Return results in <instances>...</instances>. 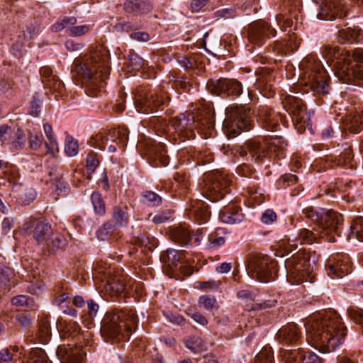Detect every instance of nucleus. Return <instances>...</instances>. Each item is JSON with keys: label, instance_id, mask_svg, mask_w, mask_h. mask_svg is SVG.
<instances>
[{"label": "nucleus", "instance_id": "nucleus-1", "mask_svg": "<svg viewBox=\"0 0 363 363\" xmlns=\"http://www.w3.org/2000/svg\"><path fill=\"white\" fill-rule=\"evenodd\" d=\"M306 217L317 223L318 229H300L296 235L291 233L281 241L286 250L292 252L298 245L311 244L318 239H325L329 242H335V235L341 236L342 230V216L334 211H325L307 206L302 208Z\"/></svg>", "mask_w": 363, "mask_h": 363}, {"label": "nucleus", "instance_id": "nucleus-2", "mask_svg": "<svg viewBox=\"0 0 363 363\" xmlns=\"http://www.w3.org/2000/svg\"><path fill=\"white\" fill-rule=\"evenodd\" d=\"M307 339L314 341L322 352H332L343 344L347 328L337 312L329 310L312 316L305 324Z\"/></svg>", "mask_w": 363, "mask_h": 363}, {"label": "nucleus", "instance_id": "nucleus-3", "mask_svg": "<svg viewBox=\"0 0 363 363\" xmlns=\"http://www.w3.org/2000/svg\"><path fill=\"white\" fill-rule=\"evenodd\" d=\"M322 55L340 82L363 87V49H354L351 55L343 48L327 45Z\"/></svg>", "mask_w": 363, "mask_h": 363}, {"label": "nucleus", "instance_id": "nucleus-4", "mask_svg": "<svg viewBox=\"0 0 363 363\" xmlns=\"http://www.w3.org/2000/svg\"><path fill=\"white\" fill-rule=\"evenodd\" d=\"M109 60V51L99 46L83 58L75 59L72 72L89 82L91 88L101 87L110 74Z\"/></svg>", "mask_w": 363, "mask_h": 363}, {"label": "nucleus", "instance_id": "nucleus-5", "mask_svg": "<svg viewBox=\"0 0 363 363\" xmlns=\"http://www.w3.org/2000/svg\"><path fill=\"white\" fill-rule=\"evenodd\" d=\"M138 326V317L133 309H115L106 313L101 333L108 340H128Z\"/></svg>", "mask_w": 363, "mask_h": 363}, {"label": "nucleus", "instance_id": "nucleus-6", "mask_svg": "<svg viewBox=\"0 0 363 363\" xmlns=\"http://www.w3.org/2000/svg\"><path fill=\"white\" fill-rule=\"evenodd\" d=\"M23 230L33 233L37 245L45 255H50L66 245L64 237L53 233L51 225L45 220L30 218L23 225Z\"/></svg>", "mask_w": 363, "mask_h": 363}, {"label": "nucleus", "instance_id": "nucleus-7", "mask_svg": "<svg viewBox=\"0 0 363 363\" xmlns=\"http://www.w3.org/2000/svg\"><path fill=\"white\" fill-rule=\"evenodd\" d=\"M304 84L314 94H328L329 77L321 62L313 55L304 57L301 63Z\"/></svg>", "mask_w": 363, "mask_h": 363}, {"label": "nucleus", "instance_id": "nucleus-8", "mask_svg": "<svg viewBox=\"0 0 363 363\" xmlns=\"http://www.w3.org/2000/svg\"><path fill=\"white\" fill-rule=\"evenodd\" d=\"M230 183L231 180L227 174L213 171L204 174L199 183V189L203 197L215 202L229 192Z\"/></svg>", "mask_w": 363, "mask_h": 363}, {"label": "nucleus", "instance_id": "nucleus-9", "mask_svg": "<svg viewBox=\"0 0 363 363\" xmlns=\"http://www.w3.org/2000/svg\"><path fill=\"white\" fill-rule=\"evenodd\" d=\"M277 262L264 254L252 255L247 264L248 274L261 282H269L275 279Z\"/></svg>", "mask_w": 363, "mask_h": 363}, {"label": "nucleus", "instance_id": "nucleus-10", "mask_svg": "<svg viewBox=\"0 0 363 363\" xmlns=\"http://www.w3.org/2000/svg\"><path fill=\"white\" fill-rule=\"evenodd\" d=\"M250 108L242 106L226 108V117L223 127L228 137H235L240 130L250 129Z\"/></svg>", "mask_w": 363, "mask_h": 363}, {"label": "nucleus", "instance_id": "nucleus-11", "mask_svg": "<svg viewBox=\"0 0 363 363\" xmlns=\"http://www.w3.org/2000/svg\"><path fill=\"white\" fill-rule=\"evenodd\" d=\"M128 140V128H118L99 133L91 138L90 143L101 150H105L107 146L109 152H115L117 147L113 143H116L120 147H125Z\"/></svg>", "mask_w": 363, "mask_h": 363}, {"label": "nucleus", "instance_id": "nucleus-12", "mask_svg": "<svg viewBox=\"0 0 363 363\" xmlns=\"http://www.w3.org/2000/svg\"><path fill=\"white\" fill-rule=\"evenodd\" d=\"M169 122L171 126L173 127L179 135L188 139L195 138L194 128L205 126L206 123L208 127L212 126L209 121H194V116L190 113H180L179 116L172 118Z\"/></svg>", "mask_w": 363, "mask_h": 363}, {"label": "nucleus", "instance_id": "nucleus-13", "mask_svg": "<svg viewBox=\"0 0 363 363\" xmlns=\"http://www.w3.org/2000/svg\"><path fill=\"white\" fill-rule=\"evenodd\" d=\"M206 86L208 91L216 96H239L243 93L242 83L235 79H210Z\"/></svg>", "mask_w": 363, "mask_h": 363}, {"label": "nucleus", "instance_id": "nucleus-14", "mask_svg": "<svg viewBox=\"0 0 363 363\" xmlns=\"http://www.w3.org/2000/svg\"><path fill=\"white\" fill-rule=\"evenodd\" d=\"M283 107L291 116L294 121L301 127H296L301 133L309 125V117L308 116L305 106L302 100L298 96L288 95L283 102Z\"/></svg>", "mask_w": 363, "mask_h": 363}, {"label": "nucleus", "instance_id": "nucleus-15", "mask_svg": "<svg viewBox=\"0 0 363 363\" xmlns=\"http://www.w3.org/2000/svg\"><path fill=\"white\" fill-rule=\"evenodd\" d=\"M169 100V96L164 97V93L157 94L149 91L138 96L135 107L138 112L146 114L154 113L157 112Z\"/></svg>", "mask_w": 363, "mask_h": 363}, {"label": "nucleus", "instance_id": "nucleus-16", "mask_svg": "<svg viewBox=\"0 0 363 363\" xmlns=\"http://www.w3.org/2000/svg\"><path fill=\"white\" fill-rule=\"evenodd\" d=\"M279 143V139H272L269 143L249 140L245 144L246 150H242L241 154L249 155L252 160L260 162L269 152H276L279 149L277 145Z\"/></svg>", "mask_w": 363, "mask_h": 363}, {"label": "nucleus", "instance_id": "nucleus-17", "mask_svg": "<svg viewBox=\"0 0 363 363\" xmlns=\"http://www.w3.org/2000/svg\"><path fill=\"white\" fill-rule=\"evenodd\" d=\"M317 3L319 6L317 17L320 20L332 21L337 17L342 18L349 12L342 0H320Z\"/></svg>", "mask_w": 363, "mask_h": 363}, {"label": "nucleus", "instance_id": "nucleus-18", "mask_svg": "<svg viewBox=\"0 0 363 363\" xmlns=\"http://www.w3.org/2000/svg\"><path fill=\"white\" fill-rule=\"evenodd\" d=\"M275 34L276 30L271 28L267 23L262 21H257L250 23L247 29L249 41L258 46L263 45L267 39L274 36Z\"/></svg>", "mask_w": 363, "mask_h": 363}, {"label": "nucleus", "instance_id": "nucleus-19", "mask_svg": "<svg viewBox=\"0 0 363 363\" xmlns=\"http://www.w3.org/2000/svg\"><path fill=\"white\" fill-rule=\"evenodd\" d=\"M107 274L108 276L104 284L106 292L111 296H118L124 292L127 285L125 274L116 272L112 274L111 269Z\"/></svg>", "mask_w": 363, "mask_h": 363}, {"label": "nucleus", "instance_id": "nucleus-20", "mask_svg": "<svg viewBox=\"0 0 363 363\" xmlns=\"http://www.w3.org/2000/svg\"><path fill=\"white\" fill-rule=\"evenodd\" d=\"M57 355L61 363H82L84 352L79 347L64 345L58 347Z\"/></svg>", "mask_w": 363, "mask_h": 363}, {"label": "nucleus", "instance_id": "nucleus-21", "mask_svg": "<svg viewBox=\"0 0 363 363\" xmlns=\"http://www.w3.org/2000/svg\"><path fill=\"white\" fill-rule=\"evenodd\" d=\"M187 215L190 219L198 223H206L210 217L208 205L203 201L196 199L191 201L186 208Z\"/></svg>", "mask_w": 363, "mask_h": 363}, {"label": "nucleus", "instance_id": "nucleus-22", "mask_svg": "<svg viewBox=\"0 0 363 363\" xmlns=\"http://www.w3.org/2000/svg\"><path fill=\"white\" fill-rule=\"evenodd\" d=\"M342 259H337L335 262H328L325 265L327 273L333 279L342 278L351 272V266L347 256H342Z\"/></svg>", "mask_w": 363, "mask_h": 363}, {"label": "nucleus", "instance_id": "nucleus-23", "mask_svg": "<svg viewBox=\"0 0 363 363\" xmlns=\"http://www.w3.org/2000/svg\"><path fill=\"white\" fill-rule=\"evenodd\" d=\"M147 154L150 158L154 162L155 166L165 167L169 163V157L167 155V150L164 145L161 143H155L150 141L148 144Z\"/></svg>", "mask_w": 363, "mask_h": 363}, {"label": "nucleus", "instance_id": "nucleus-24", "mask_svg": "<svg viewBox=\"0 0 363 363\" xmlns=\"http://www.w3.org/2000/svg\"><path fill=\"white\" fill-rule=\"evenodd\" d=\"M113 226L119 228L125 226L128 223V208L125 206H116L113 207L112 216ZM112 226L111 223L104 225L103 229H100L97 232L98 238H100V233H103L104 230L110 229Z\"/></svg>", "mask_w": 363, "mask_h": 363}, {"label": "nucleus", "instance_id": "nucleus-25", "mask_svg": "<svg viewBox=\"0 0 363 363\" xmlns=\"http://www.w3.org/2000/svg\"><path fill=\"white\" fill-rule=\"evenodd\" d=\"M299 39L295 33H289L283 42H276L274 45V51L280 55L294 52L300 45Z\"/></svg>", "mask_w": 363, "mask_h": 363}, {"label": "nucleus", "instance_id": "nucleus-26", "mask_svg": "<svg viewBox=\"0 0 363 363\" xmlns=\"http://www.w3.org/2000/svg\"><path fill=\"white\" fill-rule=\"evenodd\" d=\"M219 218L224 223L236 224L244 220V214L239 206L231 204L220 211Z\"/></svg>", "mask_w": 363, "mask_h": 363}, {"label": "nucleus", "instance_id": "nucleus-27", "mask_svg": "<svg viewBox=\"0 0 363 363\" xmlns=\"http://www.w3.org/2000/svg\"><path fill=\"white\" fill-rule=\"evenodd\" d=\"M259 118L267 130L274 131L279 125L281 116L270 108L263 107L259 111Z\"/></svg>", "mask_w": 363, "mask_h": 363}, {"label": "nucleus", "instance_id": "nucleus-28", "mask_svg": "<svg viewBox=\"0 0 363 363\" xmlns=\"http://www.w3.org/2000/svg\"><path fill=\"white\" fill-rule=\"evenodd\" d=\"M278 338L286 344L296 342L300 337V330L294 323H288L281 328L277 333Z\"/></svg>", "mask_w": 363, "mask_h": 363}, {"label": "nucleus", "instance_id": "nucleus-29", "mask_svg": "<svg viewBox=\"0 0 363 363\" xmlns=\"http://www.w3.org/2000/svg\"><path fill=\"white\" fill-rule=\"evenodd\" d=\"M152 6L147 0H128L124 3V9L130 13H143L150 11Z\"/></svg>", "mask_w": 363, "mask_h": 363}, {"label": "nucleus", "instance_id": "nucleus-30", "mask_svg": "<svg viewBox=\"0 0 363 363\" xmlns=\"http://www.w3.org/2000/svg\"><path fill=\"white\" fill-rule=\"evenodd\" d=\"M171 240L180 245H187L191 240L190 230L184 226H178L169 231Z\"/></svg>", "mask_w": 363, "mask_h": 363}, {"label": "nucleus", "instance_id": "nucleus-31", "mask_svg": "<svg viewBox=\"0 0 363 363\" xmlns=\"http://www.w3.org/2000/svg\"><path fill=\"white\" fill-rule=\"evenodd\" d=\"M361 38V30L358 28H346L339 30L337 39L340 43H357Z\"/></svg>", "mask_w": 363, "mask_h": 363}, {"label": "nucleus", "instance_id": "nucleus-32", "mask_svg": "<svg viewBox=\"0 0 363 363\" xmlns=\"http://www.w3.org/2000/svg\"><path fill=\"white\" fill-rule=\"evenodd\" d=\"M349 240L355 238L363 242V217L357 216L350 225L349 233L347 235Z\"/></svg>", "mask_w": 363, "mask_h": 363}, {"label": "nucleus", "instance_id": "nucleus-33", "mask_svg": "<svg viewBox=\"0 0 363 363\" xmlns=\"http://www.w3.org/2000/svg\"><path fill=\"white\" fill-rule=\"evenodd\" d=\"M160 259L167 267L173 270L174 268H176L178 265L180 260V255L177 250L168 249L161 255Z\"/></svg>", "mask_w": 363, "mask_h": 363}, {"label": "nucleus", "instance_id": "nucleus-34", "mask_svg": "<svg viewBox=\"0 0 363 363\" xmlns=\"http://www.w3.org/2000/svg\"><path fill=\"white\" fill-rule=\"evenodd\" d=\"M286 267L288 271V277H294L295 279V281L297 284H299L303 281L304 279V272L303 267L304 265L301 263H298L295 266H292V261L287 260L286 262Z\"/></svg>", "mask_w": 363, "mask_h": 363}, {"label": "nucleus", "instance_id": "nucleus-35", "mask_svg": "<svg viewBox=\"0 0 363 363\" xmlns=\"http://www.w3.org/2000/svg\"><path fill=\"white\" fill-rule=\"evenodd\" d=\"M347 128L352 133H358L363 129V110L349 116Z\"/></svg>", "mask_w": 363, "mask_h": 363}, {"label": "nucleus", "instance_id": "nucleus-36", "mask_svg": "<svg viewBox=\"0 0 363 363\" xmlns=\"http://www.w3.org/2000/svg\"><path fill=\"white\" fill-rule=\"evenodd\" d=\"M14 272L13 270L9 267H6L3 264H0V288L1 289H7L11 284L13 283V279L14 278Z\"/></svg>", "mask_w": 363, "mask_h": 363}, {"label": "nucleus", "instance_id": "nucleus-37", "mask_svg": "<svg viewBox=\"0 0 363 363\" xmlns=\"http://www.w3.org/2000/svg\"><path fill=\"white\" fill-rule=\"evenodd\" d=\"M142 201L143 203L151 206H158L162 203V199L160 196L152 191H145L142 194Z\"/></svg>", "mask_w": 363, "mask_h": 363}, {"label": "nucleus", "instance_id": "nucleus-38", "mask_svg": "<svg viewBox=\"0 0 363 363\" xmlns=\"http://www.w3.org/2000/svg\"><path fill=\"white\" fill-rule=\"evenodd\" d=\"M337 164L342 166L348 165L349 167L353 168V154L351 146L346 145V147L339 155Z\"/></svg>", "mask_w": 363, "mask_h": 363}, {"label": "nucleus", "instance_id": "nucleus-39", "mask_svg": "<svg viewBox=\"0 0 363 363\" xmlns=\"http://www.w3.org/2000/svg\"><path fill=\"white\" fill-rule=\"evenodd\" d=\"M186 347L194 353L200 352L206 349L203 340L199 337H191L185 341Z\"/></svg>", "mask_w": 363, "mask_h": 363}, {"label": "nucleus", "instance_id": "nucleus-40", "mask_svg": "<svg viewBox=\"0 0 363 363\" xmlns=\"http://www.w3.org/2000/svg\"><path fill=\"white\" fill-rule=\"evenodd\" d=\"M305 351L301 348L286 351L284 358L286 363H302Z\"/></svg>", "mask_w": 363, "mask_h": 363}, {"label": "nucleus", "instance_id": "nucleus-41", "mask_svg": "<svg viewBox=\"0 0 363 363\" xmlns=\"http://www.w3.org/2000/svg\"><path fill=\"white\" fill-rule=\"evenodd\" d=\"M51 337L50 326L48 320L40 323L38 338L42 344H46Z\"/></svg>", "mask_w": 363, "mask_h": 363}, {"label": "nucleus", "instance_id": "nucleus-42", "mask_svg": "<svg viewBox=\"0 0 363 363\" xmlns=\"http://www.w3.org/2000/svg\"><path fill=\"white\" fill-rule=\"evenodd\" d=\"M91 200L94 211L100 216L104 215L106 212V208L101 195L99 192H94L91 196Z\"/></svg>", "mask_w": 363, "mask_h": 363}, {"label": "nucleus", "instance_id": "nucleus-43", "mask_svg": "<svg viewBox=\"0 0 363 363\" xmlns=\"http://www.w3.org/2000/svg\"><path fill=\"white\" fill-rule=\"evenodd\" d=\"M198 304L199 307L207 311H212L218 308L217 301L215 297L209 295H203L199 297Z\"/></svg>", "mask_w": 363, "mask_h": 363}, {"label": "nucleus", "instance_id": "nucleus-44", "mask_svg": "<svg viewBox=\"0 0 363 363\" xmlns=\"http://www.w3.org/2000/svg\"><path fill=\"white\" fill-rule=\"evenodd\" d=\"M11 303L13 306L18 307H28L33 308L34 306V301L32 298L26 295H18L11 299Z\"/></svg>", "mask_w": 363, "mask_h": 363}, {"label": "nucleus", "instance_id": "nucleus-45", "mask_svg": "<svg viewBox=\"0 0 363 363\" xmlns=\"http://www.w3.org/2000/svg\"><path fill=\"white\" fill-rule=\"evenodd\" d=\"M255 363H274V357L271 348L264 347L257 354Z\"/></svg>", "mask_w": 363, "mask_h": 363}, {"label": "nucleus", "instance_id": "nucleus-46", "mask_svg": "<svg viewBox=\"0 0 363 363\" xmlns=\"http://www.w3.org/2000/svg\"><path fill=\"white\" fill-rule=\"evenodd\" d=\"M26 141V135L23 130L18 129L13 135L11 140L13 147L16 150H21L25 146Z\"/></svg>", "mask_w": 363, "mask_h": 363}, {"label": "nucleus", "instance_id": "nucleus-47", "mask_svg": "<svg viewBox=\"0 0 363 363\" xmlns=\"http://www.w3.org/2000/svg\"><path fill=\"white\" fill-rule=\"evenodd\" d=\"M347 313L353 322L363 327V310L362 308L350 307Z\"/></svg>", "mask_w": 363, "mask_h": 363}, {"label": "nucleus", "instance_id": "nucleus-48", "mask_svg": "<svg viewBox=\"0 0 363 363\" xmlns=\"http://www.w3.org/2000/svg\"><path fill=\"white\" fill-rule=\"evenodd\" d=\"M36 197V192L33 188H28L21 193L18 197L19 202L23 205H29Z\"/></svg>", "mask_w": 363, "mask_h": 363}, {"label": "nucleus", "instance_id": "nucleus-49", "mask_svg": "<svg viewBox=\"0 0 363 363\" xmlns=\"http://www.w3.org/2000/svg\"><path fill=\"white\" fill-rule=\"evenodd\" d=\"M65 151L66 154L72 157L78 153V143L72 136H67L65 140Z\"/></svg>", "mask_w": 363, "mask_h": 363}, {"label": "nucleus", "instance_id": "nucleus-50", "mask_svg": "<svg viewBox=\"0 0 363 363\" xmlns=\"http://www.w3.org/2000/svg\"><path fill=\"white\" fill-rule=\"evenodd\" d=\"M27 363H50L48 358L42 350H36L31 352Z\"/></svg>", "mask_w": 363, "mask_h": 363}, {"label": "nucleus", "instance_id": "nucleus-51", "mask_svg": "<svg viewBox=\"0 0 363 363\" xmlns=\"http://www.w3.org/2000/svg\"><path fill=\"white\" fill-rule=\"evenodd\" d=\"M186 313L189 317L192 318L196 323L205 326L208 324L207 318L201 313L193 308H187Z\"/></svg>", "mask_w": 363, "mask_h": 363}, {"label": "nucleus", "instance_id": "nucleus-52", "mask_svg": "<svg viewBox=\"0 0 363 363\" xmlns=\"http://www.w3.org/2000/svg\"><path fill=\"white\" fill-rule=\"evenodd\" d=\"M145 65L144 60L138 54H132L128 57V66L133 70H139Z\"/></svg>", "mask_w": 363, "mask_h": 363}, {"label": "nucleus", "instance_id": "nucleus-53", "mask_svg": "<svg viewBox=\"0 0 363 363\" xmlns=\"http://www.w3.org/2000/svg\"><path fill=\"white\" fill-rule=\"evenodd\" d=\"M14 132L13 129L7 125H2L0 126V141L2 143L11 142Z\"/></svg>", "mask_w": 363, "mask_h": 363}, {"label": "nucleus", "instance_id": "nucleus-54", "mask_svg": "<svg viewBox=\"0 0 363 363\" xmlns=\"http://www.w3.org/2000/svg\"><path fill=\"white\" fill-rule=\"evenodd\" d=\"M99 164L97 155L95 152H90L86 157V169L89 174H92Z\"/></svg>", "mask_w": 363, "mask_h": 363}, {"label": "nucleus", "instance_id": "nucleus-55", "mask_svg": "<svg viewBox=\"0 0 363 363\" xmlns=\"http://www.w3.org/2000/svg\"><path fill=\"white\" fill-rule=\"evenodd\" d=\"M91 26L89 25H82L77 26H72L67 30L70 36H81L87 33L90 30Z\"/></svg>", "mask_w": 363, "mask_h": 363}, {"label": "nucleus", "instance_id": "nucleus-56", "mask_svg": "<svg viewBox=\"0 0 363 363\" xmlns=\"http://www.w3.org/2000/svg\"><path fill=\"white\" fill-rule=\"evenodd\" d=\"M41 100L38 94H35L30 103L29 113L33 116H38L40 112Z\"/></svg>", "mask_w": 363, "mask_h": 363}, {"label": "nucleus", "instance_id": "nucleus-57", "mask_svg": "<svg viewBox=\"0 0 363 363\" xmlns=\"http://www.w3.org/2000/svg\"><path fill=\"white\" fill-rule=\"evenodd\" d=\"M208 242L211 248H217L224 245L225 240L223 237L219 236L217 233L208 235Z\"/></svg>", "mask_w": 363, "mask_h": 363}, {"label": "nucleus", "instance_id": "nucleus-58", "mask_svg": "<svg viewBox=\"0 0 363 363\" xmlns=\"http://www.w3.org/2000/svg\"><path fill=\"white\" fill-rule=\"evenodd\" d=\"M220 285V281L214 279L199 282V287L203 291H215L219 288Z\"/></svg>", "mask_w": 363, "mask_h": 363}, {"label": "nucleus", "instance_id": "nucleus-59", "mask_svg": "<svg viewBox=\"0 0 363 363\" xmlns=\"http://www.w3.org/2000/svg\"><path fill=\"white\" fill-rule=\"evenodd\" d=\"M43 82L45 86L54 90L60 89L62 85L56 75H53L47 79H43Z\"/></svg>", "mask_w": 363, "mask_h": 363}, {"label": "nucleus", "instance_id": "nucleus-60", "mask_svg": "<svg viewBox=\"0 0 363 363\" xmlns=\"http://www.w3.org/2000/svg\"><path fill=\"white\" fill-rule=\"evenodd\" d=\"M298 181V177L292 174H285L279 179V184L283 183V188H286L291 185L296 184Z\"/></svg>", "mask_w": 363, "mask_h": 363}, {"label": "nucleus", "instance_id": "nucleus-61", "mask_svg": "<svg viewBox=\"0 0 363 363\" xmlns=\"http://www.w3.org/2000/svg\"><path fill=\"white\" fill-rule=\"evenodd\" d=\"M277 218L276 213L271 210L267 209L262 215L261 220L264 224H271Z\"/></svg>", "mask_w": 363, "mask_h": 363}, {"label": "nucleus", "instance_id": "nucleus-62", "mask_svg": "<svg viewBox=\"0 0 363 363\" xmlns=\"http://www.w3.org/2000/svg\"><path fill=\"white\" fill-rule=\"evenodd\" d=\"M16 319L18 324L25 328H28L32 323V318L28 313H20L16 315Z\"/></svg>", "mask_w": 363, "mask_h": 363}, {"label": "nucleus", "instance_id": "nucleus-63", "mask_svg": "<svg viewBox=\"0 0 363 363\" xmlns=\"http://www.w3.org/2000/svg\"><path fill=\"white\" fill-rule=\"evenodd\" d=\"M174 179L178 183L179 185H180L182 189L186 190L188 189L189 186V177L185 174L177 172L174 174Z\"/></svg>", "mask_w": 363, "mask_h": 363}, {"label": "nucleus", "instance_id": "nucleus-64", "mask_svg": "<svg viewBox=\"0 0 363 363\" xmlns=\"http://www.w3.org/2000/svg\"><path fill=\"white\" fill-rule=\"evenodd\" d=\"M302 363H321V359L313 352L305 351Z\"/></svg>", "mask_w": 363, "mask_h": 363}]
</instances>
